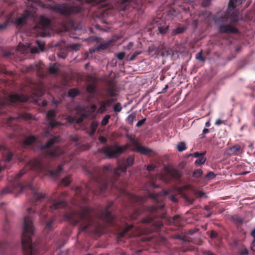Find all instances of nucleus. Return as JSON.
Returning a JSON list of instances; mask_svg holds the SVG:
<instances>
[{"mask_svg": "<svg viewBox=\"0 0 255 255\" xmlns=\"http://www.w3.org/2000/svg\"><path fill=\"white\" fill-rule=\"evenodd\" d=\"M133 225H129L123 231L119 233L118 235L119 238H122L126 236V234L133 228Z\"/></svg>", "mask_w": 255, "mask_h": 255, "instance_id": "nucleus-30", "label": "nucleus"}, {"mask_svg": "<svg viewBox=\"0 0 255 255\" xmlns=\"http://www.w3.org/2000/svg\"><path fill=\"white\" fill-rule=\"evenodd\" d=\"M67 194L65 192H62L60 195L54 198L51 197L48 198V203L46 205L42 207L40 212L39 214V218L41 221H44L47 217V211L53 212L54 210L65 207L67 204L65 201V198Z\"/></svg>", "mask_w": 255, "mask_h": 255, "instance_id": "nucleus-6", "label": "nucleus"}, {"mask_svg": "<svg viewBox=\"0 0 255 255\" xmlns=\"http://www.w3.org/2000/svg\"><path fill=\"white\" fill-rule=\"evenodd\" d=\"M216 175L213 172H209L206 176L205 178L208 180L213 179L215 178Z\"/></svg>", "mask_w": 255, "mask_h": 255, "instance_id": "nucleus-51", "label": "nucleus"}, {"mask_svg": "<svg viewBox=\"0 0 255 255\" xmlns=\"http://www.w3.org/2000/svg\"><path fill=\"white\" fill-rule=\"evenodd\" d=\"M71 182L69 177H66L64 178L61 181V183L65 186H67L70 184Z\"/></svg>", "mask_w": 255, "mask_h": 255, "instance_id": "nucleus-49", "label": "nucleus"}, {"mask_svg": "<svg viewBox=\"0 0 255 255\" xmlns=\"http://www.w3.org/2000/svg\"><path fill=\"white\" fill-rule=\"evenodd\" d=\"M186 29V28L184 27H178L173 30V34H178L183 33Z\"/></svg>", "mask_w": 255, "mask_h": 255, "instance_id": "nucleus-38", "label": "nucleus"}, {"mask_svg": "<svg viewBox=\"0 0 255 255\" xmlns=\"http://www.w3.org/2000/svg\"><path fill=\"white\" fill-rule=\"evenodd\" d=\"M107 86L103 89L107 97L116 98L118 96L117 84L113 78H107L105 80Z\"/></svg>", "mask_w": 255, "mask_h": 255, "instance_id": "nucleus-10", "label": "nucleus"}, {"mask_svg": "<svg viewBox=\"0 0 255 255\" xmlns=\"http://www.w3.org/2000/svg\"><path fill=\"white\" fill-rule=\"evenodd\" d=\"M31 168L34 170L42 171L44 169V166L40 160L36 159L32 162Z\"/></svg>", "mask_w": 255, "mask_h": 255, "instance_id": "nucleus-23", "label": "nucleus"}, {"mask_svg": "<svg viewBox=\"0 0 255 255\" xmlns=\"http://www.w3.org/2000/svg\"><path fill=\"white\" fill-rule=\"evenodd\" d=\"M0 73L4 74H9V72L6 71L5 68L4 67H0Z\"/></svg>", "mask_w": 255, "mask_h": 255, "instance_id": "nucleus-61", "label": "nucleus"}, {"mask_svg": "<svg viewBox=\"0 0 255 255\" xmlns=\"http://www.w3.org/2000/svg\"><path fill=\"white\" fill-rule=\"evenodd\" d=\"M32 119V116L29 113H24L21 114H18L17 116L16 117H9L7 121V124L8 125H10V122L13 120L15 119H23V120H31Z\"/></svg>", "mask_w": 255, "mask_h": 255, "instance_id": "nucleus-17", "label": "nucleus"}, {"mask_svg": "<svg viewBox=\"0 0 255 255\" xmlns=\"http://www.w3.org/2000/svg\"><path fill=\"white\" fill-rule=\"evenodd\" d=\"M59 136H55L50 138L44 145L40 147L41 150H43V154L45 157H56L61 155L63 153L62 149L58 146L51 147L55 143L59 141Z\"/></svg>", "mask_w": 255, "mask_h": 255, "instance_id": "nucleus-8", "label": "nucleus"}, {"mask_svg": "<svg viewBox=\"0 0 255 255\" xmlns=\"http://www.w3.org/2000/svg\"><path fill=\"white\" fill-rule=\"evenodd\" d=\"M31 15L30 11L24 10L22 15L16 19V24L18 25H23L26 22L27 18Z\"/></svg>", "mask_w": 255, "mask_h": 255, "instance_id": "nucleus-19", "label": "nucleus"}, {"mask_svg": "<svg viewBox=\"0 0 255 255\" xmlns=\"http://www.w3.org/2000/svg\"><path fill=\"white\" fill-rule=\"evenodd\" d=\"M24 2L27 4H30L32 3H36L38 0H23Z\"/></svg>", "mask_w": 255, "mask_h": 255, "instance_id": "nucleus-62", "label": "nucleus"}, {"mask_svg": "<svg viewBox=\"0 0 255 255\" xmlns=\"http://www.w3.org/2000/svg\"><path fill=\"white\" fill-rule=\"evenodd\" d=\"M37 211L32 207L27 209L26 215L24 218L23 232L21 235V244L23 255H40L37 247L32 243L30 235L34 234L32 218Z\"/></svg>", "mask_w": 255, "mask_h": 255, "instance_id": "nucleus-2", "label": "nucleus"}, {"mask_svg": "<svg viewBox=\"0 0 255 255\" xmlns=\"http://www.w3.org/2000/svg\"><path fill=\"white\" fill-rule=\"evenodd\" d=\"M219 26V31L222 33L237 34L238 29L234 26L239 20V12L228 9L224 14L214 19Z\"/></svg>", "mask_w": 255, "mask_h": 255, "instance_id": "nucleus-5", "label": "nucleus"}, {"mask_svg": "<svg viewBox=\"0 0 255 255\" xmlns=\"http://www.w3.org/2000/svg\"><path fill=\"white\" fill-rule=\"evenodd\" d=\"M62 170V165H59L56 169L49 170L48 171V175L53 178H57L60 176V173Z\"/></svg>", "mask_w": 255, "mask_h": 255, "instance_id": "nucleus-20", "label": "nucleus"}, {"mask_svg": "<svg viewBox=\"0 0 255 255\" xmlns=\"http://www.w3.org/2000/svg\"><path fill=\"white\" fill-rule=\"evenodd\" d=\"M177 150L180 151H183L186 149V144L184 142H179L177 146Z\"/></svg>", "mask_w": 255, "mask_h": 255, "instance_id": "nucleus-47", "label": "nucleus"}, {"mask_svg": "<svg viewBox=\"0 0 255 255\" xmlns=\"http://www.w3.org/2000/svg\"><path fill=\"white\" fill-rule=\"evenodd\" d=\"M87 91L90 94H93L96 91V86L93 84H89L86 87Z\"/></svg>", "mask_w": 255, "mask_h": 255, "instance_id": "nucleus-35", "label": "nucleus"}, {"mask_svg": "<svg viewBox=\"0 0 255 255\" xmlns=\"http://www.w3.org/2000/svg\"><path fill=\"white\" fill-rule=\"evenodd\" d=\"M55 219L56 217L55 216H53L49 220V221L45 222V225L44 227V230L45 231L48 232L53 229L52 224Z\"/></svg>", "mask_w": 255, "mask_h": 255, "instance_id": "nucleus-25", "label": "nucleus"}, {"mask_svg": "<svg viewBox=\"0 0 255 255\" xmlns=\"http://www.w3.org/2000/svg\"><path fill=\"white\" fill-rule=\"evenodd\" d=\"M249 252L247 249L244 248L240 251V255H248Z\"/></svg>", "mask_w": 255, "mask_h": 255, "instance_id": "nucleus-58", "label": "nucleus"}, {"mask_svg": "<svg viewBox=\"0 0 255 255\" xmlns=\"http://www.w3.org/2000/svg\"><path fill=\"white\" fill-rule=\"evenodd\" d=\"M138 152L142 154L147 155L148 153H150L152 152V149L147 148L145 146H140L137 148V151Z\"/></svg>", "mask_w": 255, "mask_h": 255, "instance_id": "nucleus-28", "label": "nucleus"}, {"mask_svg": "<svg viewBox=\"0 0 255 255\" xmlns=\"http://www.w3.org/2000/svg\"><path fill=\"white\" fill-rule=\"evenodd\" d=\"M140 214V212L139 210H135L133 214L129 216L130 220H136L138 216Z\"/></svg>", "mask_w": 255, "mask_h": 255, "instance_id": "nucleus-45", "label": "nucleus"}, {"mask_svg": "<svg viewBox=\"0 0 255 255\" xmlns=\"http://www.w3.org/2000/svg\"><path fill=\"white\" fill-rule=\"evenodd\" d=\"M251 236H252L254 238V239L252 243V245H253L255 242V228L251 232Z\"/></svg>", "mask_w": 255, "mask_h": 255, "instance_id": "nucleus-64", "label": "nucleus"}, {"mask_svg": "<svg viewBox=\"0 0 255 255\" xmlns=\"http://www.w3.org/2000/svg\"><path fill=\"white\" fill-rule=\"evenodd\" d=\"M125 149L118 145H115L105 147L102 148L100 151L105 154L108 158H111L118 156L124 151Z\"/></svg>", "mask_w": 255, "mask_h": 255, "instance_id": "nucleus-13", "label": "nucleus"}, {"mask_svg": "<svg viewBox=\"0 0 255 255\" xmlns=\"http://www.w3.org/2000/svg\"><path fill=\"white\" fill-rule=\"evenodd\" d=\"M159 207L162 208L163 206H151L148 207V211L151 215L150 217L143 219L142 220L143 223L151 225L153 227L152 230L154 231H157L163 226L162 221L160 219H155V217L152 215L158 210Z\"/></svg>", "mask_w": 255, "mask_h": 255, "instance_id": "nucleus-9", "label": "nucleus"}, {"mask_svg": "<svg viewBox=\"0 0 255 255\" xmlns=\"http://www.w3.org/2000/svg\"><path fill=\"white\" fill-rule=\"evenodd\" d=\"M82 189L81 187H78L76 188L75 192L78 196H81L82 200L84 202L86 203L87 202V197L82 195Z\"/></svg>", "mask_w": 255, "mask_h": 255, "instance_id": "nucleus-33", "label": "nucleus"}, {"mask_svg": "<svg viewBox=\"0 0 255 255\" xmlns=\"http://www.w3.org/2000/svg\"><path fill=\"white\" fill-rule=\"evenodd\" d=\"M244 0H230L229 2V8L235 9L237 6L241 4Z\"/></svg>", "mask_w": 255, "mask_h": 255, "instance_id": "nucleus-27", "label": "nucleus"}, {"mask_svg": "<svg viewBox=\"0 0 255 255\" xmlns=\"http://www.w3.org/2000/svg\"><path fill=\"white\" fill-rule=\"evenodd\" d=\"M99 141L102 143H105L107 142V138L103 136H100L98 138Z\"/></svg>", "mask_w": 255, "mask_h": 255, "instance_id": "nucleus-59", "label": "nucleus"}, {"mask_svg": "<svg viewBox=\"0 0 255 255\" xmlns=\"http://www.w3.org/2000/svg\"><path fill=\"white\" fill-rule=\"evenodd\" d=\"M155 22L157 23V29L158 33L161 34H165L167 33L169 26L160 19L155 20Z\"/></svg>", "mask_w": 255, "mask_h": 255, "instance_id": "nucleus-16", "label": "nucleus"}, {"mask_svg": "<svg viewBox=\"0 0 255 255\" xmlns=\"http://www.w3.org/2000/svg\"><path fill=\"white\" fill-rule=\"evenodd\" d=\"M125 56V53L124 52H119L117 54V57L120 60H122L124 58Z\"/></svg>", "mask_w": 255, "mask_h": 255, "instance_id": "nucleus-54", "label": "nucleus"}, {"mask_svg": "<svg viewBox=\"0 0 255 255\" xmlns=\"http://www.w3.org/2000/svg\"><path fill=\"white\" fill-rule=\"evenodd\" d=\"M149 185L150 187L153 189L158 188L160 187L159 185H156V184L152 182H150Z\"/></svg>", "mask_w": 255, "mask_h": 255, "instance_id": "nucleus-63", "label": "nucleus"}, {"mask_svg": "<svg viewBox=\"0 0 255 255\" xmlns=\"http://www.w3.org/2000/svg\"><path fill=\"white\" fill-rule=\"evenodd\" d=\"M25 173V171L24 169L21 170L15 175L14 181L1 190V194L5 195L14 192L21 193L23 191L25 188L28 187L33 192V196L31 199L32 204L37 205L38 204L41 202V200L45 197V195L38 191L35 190L31 185L28 184L26 186H23L19 182V179Z\"/></svg>", "mask_w": 255, "mask_h": 255, "instance_id": "nucleus-3", "label": "nucleus"}, {"mask_svg": "<svg viewBox=\"0 0 255 255\" xmlns=\"http://www.w3.org/2000/svg\"><path fill=\"white\" fill-rule=\"evenodd\" d=\"M145 120H146L145 119H142L141 120H139L136 123V126L137 127H140V126H141L142 125H143L144 124V123L145 122Z\"/></svg>", "mask_w": 255, "mask_h": 255, "instance_id": "nucleus-60", "label": "nucleus"}, {"mask_svg": "<svg viewBox=\"0 0 255 255\" xmlns=\"http://www.w3.org/2000/svg\"><path fill=\"white\" fill-rule=\"evenodd\" d=\"M218 236V234L214 231H211L210 234V237L211 239H215Z\"/></svg>", "mask_w": 255, "mask_h": 255, "instance_id": "nucleus-56", "label": "nucleus"}, {"mask_svg": "<svg viewBox=\"0 0 255 255\" xmlns=\"http://www.w3.org/2000/svg\"><path fill=\"white\" fill-rule=\"evenodd\" d=\"M170 174L172 178L175 179H178L180 177V174L179 172L176 170L170 171Z\"/></svg>", "mask_w": 255, "mask_h": 255, "instance_id": "nucleus-41", "label": "nucleus"}, {"mask_svg": "<svg viewBox=\"0 0 255 255\" xmlns=\"http://www.w3.org/2000/svg\"><path fill=\"white\" fill-rule=\"evenodd\" d=\"M202 50H201L199 53L196 54L195 56L196 59L200 60V61L204 62L205 60V58L202 56Z\"/></svg>", "mask_w": 255, "mask_h": 255, "instance_id": "nucleus-50", "label": "nucleus"}, {"mask_svg": "<svg viewBox=\"0 0 255 255\" xmlns=\"http://www.w3.org/2000/svg\"><path fill=\"white\" fill-rule=\"evenodd\" d=\"M128 137L130 140L132 145L135 147V149H133V151H137V148H138V147L140 146L139 145L138 142L136 140L134 139V138H132L131 136H128Z\"/></svg>", "mask_w": 255, "mask_h": 255, "instance_id": "nucleus-34", "label": "nucleus"}, {"mask_svg": "<svg viewBox=\"0 0 255 255\" xmlns=\"http://www.w3.org/2000/svg\"><path fill=\"white\" fill-rule=\"evenodd\" d=\"M65 217L74 225L80 224V233L85 231L93 224L92 211L87 206L80 207L79 211L67 213L65 215Z\"/></svg>", "mask_w": 255, "mask_h": 255, "instance_id": "nucleus-4", "label": "nucleus"}, {"mask_svg": "<svg viewBox=\"0 0 255 255\" xmlns=\"http://www.w3.org/2000/svg\"><path fill=\"white\" fill-rule=\"evenodd\" d=\"M9 246V244L7 242L4 241L3 242L0 243V251L7 249Z\"/></svg>", "mask_w": 255, "mask_h": 255, "instance_id": "nucleus-46", "label": "nucleus"}, {"mask_svg": "<svg viewBox=\"0 0 255 255\" xmlns=\"http://www.w3.org/2000/svg\"><path fill=\"white\" fill-rule=\"evenodd\" d=\"M89 113L85 110L80 111L77 113V116L76 117V121L77 123H81L85 119L88 117Z\"/></svg>", "mask_w": 255, "mask_h": 255, "instance_id": "nucleus-21", "label": "nucleus"}, {"mask_svg": "<svg viewBox=\"0 0 255 255\" xmlns=\"http://www.w3.org/2000/svg\"><path fill=\"white\" fill-rule=\"evenodd\" d=\"M134 158L133 156H128L127 159L126 164L119 165L117 168H114L112 165H108L104 167L103 175L90 172L92 182L96 188L85 184V192L87 194L92 192L95 195L101 194L106 190L109 187L115 188L118 190L123 191L122 188L118 185V180L121 173L126 172L128 167L133 165Z\"/></svg>", "mask_w": 255, "mask_h": 255, "instance_id": "nucleus-1", "label": "nucleus"}, {"mask_svg": "<svg viewBox=\"0 0 255 255\" xmlns=\"http://www.w3.org/2000/svg\"><path fill=\"white\" fill-rule=\"evenodd\" d=\"M148 51L150 53H153L154 54H156L158 53V50L157 47L153 45L148 47Z\"/></svg>", "mask_w": 255, "mask_h": 255, "instance_id": "nucleus-44", "label": "nucleus"}, {"mask_svg": "<svg viewBox=\"0 0 255 255\" xmlns=\"http://www.w3.org/2000/svg\"><path fill=\"white\" fill-rule=\"evenodd\" d=\"M56 115V112L53 110H49L46 113V117L48 125L52 128L61 125L60 122L55 120Z\"/></svg>", "mask_w": 255, "mask_h": 255, "instance_id": "nucleus-14", "label": "nucleus"}, {"mask_svg": "<svg viewBox=\"0 0 255 255\" xmlns=\"http://www.w3.org/2000/svg\"><path fill=\"white\" fill-rule=\"evenodd\" d=\"M13 156V153L5 146L0 145V173L6 167V163L9 162Z\"/></svg>", "mask_w": 255, "mask_h": 255, "instance_id": "nucleus-12", "label": "nucleus"}, {"mask_svg": "<svg viewBox=\"0 0 255 255\" xmlns=\"http://www.w3.org/2000/svg\"><path fill=\"white\" fill-rule=\"evenodd\" d=\"M79 91L76 89H71L68 91V95L71 97H75L79 94Z\"/></svg>", "mask_w": 255, "mask_h": 255, "instance_id": "nucleus-39", "label": "nucleus"}, {"mask_svg": "<svg viewBox=\"0 0 255 255\" xmlns=\"http://www.w3.org/2000/svg\"><path fill=\"white\" fill-rule=\"evenodd\" d=\"M36 43L40 50L43 51L44 50L45 43L40 40H36Z\"/></svg>", "mask_w": 255, "mask_h": 255, "instance_id": "nucleus-52", "label": "nucleus"}, {"mask_svg": "<svg viewBox=\"0 0 255 255\" xmlns=\"http://www.w3.org/2000/svg\"><path fill=\"white\" fill-rule=\"evenodd\" d=\"M156 166L153 164H149L147 166L146 169L148 171H152L154 170Z\"/></svg>", "mask_w": 255, "mask_h": 255, "instance_id": "nucleus-57", "label": "nucleus"}, {"mask_svg": "<svg viewBox=\"0 0 255 255\" xmlns=\"http://www.w3.org/2000/svg\"><path fill=\"white\" fill-rule=\"evenodd\" d=\"M205 153H206L205 152H196L191 155H192L193 156H194V157H196V158L199 157V158L201 156H202V155H204L205 154Z\"/></svg>", "mask_w": 255, "mask_h": 255, "instance_id": "nucleus-53", "label": "nucleus"}, {"mask_svg": "<svg viewBox=\"0 0 255 255\" xmlns=\"http://www.w3.org/2000/svg\"><path fill=\"white\" fill-rule=\"evenodd\" d=\"M168 194V191L165 190H163L161 192H160L157 193H153L149 191H147L148 196L157 202L158 201V199L160 197H161L162 196H166Z\"/></svg>", "mask_w": 255, "mask_h": 255, "instance_id": "nucleus-18", "label": "nucleus"}, {"mask_svg": "<svg viewBox=\"0 0 255 255\" xmlns=\"http://www.w3.org/2000/svg\"><path fill=\"white\" fill-rule=\"evenodd\" d=\"M113 205V202H109L105 208H102L98 215V218L106 222L109 225H113L114 216L112 215L110 209Z\"/></svg>", "mask_w": 255, "mask_h": 255, "instance_id": "nucleus-11", "label": "nucleus"}, {"mask_svg": "<svg viewBox=\"0 0 255 255\" xmlns=\"http://www.w3.org/2000/svg\"><path fill=\"white\" fill-rule=\"evenodd\" d=\"M122 110V107L120 103H117L113 107V110L116 113H120Z\"/></svg>", "mask_w": 255, "mask_h": 255, "instance_id": "nucleus-40", "label": "nucleus"}, {"mask_svg": "<svg viewBox=\"0 0 255 255\" xmlns=\"http://www.w3.org/2000/svg\"><path fill=\"white\" fill-rule=\"evenodd\" d=\"M40 69V66H38L37 64L30 65L26 67L25 71L26 72H31L33 71H37V72H39Z\"/></svg>", "mask_w": 255, "mask_h": 255, "instance_id": "nucleus-32", "label": "nucleus"}, {"mask_svg": "<svg viewBox=\"0 0 255 255\" xmlns=\"http://www.w3.org/2000/svg\"><path fill=\"white\" fill-rule=\"evenodd\" d=\"M50 21V20L43 16H41L39 20V23L43 28H46L49 26Z\"/></svg>", "mask_w": 255, "mask_h": 255, "instance_id": "nucleus-26", "label": "nucleus"}, {"mask_svg": "<svg viewBox=\"0 0 255 255\" xmlns=\"http://www.w3.org/2000/svg\"><path fill=\"white\" fill-rule=\"evenodd\" d=\"M231 219L233 223L237 225H241L244 222V218H241L237 215L232 216Z\"/></svg>", "mask_w": 255, "mask_h": 255, "instance_id": "nucleus-29", "label": "nucleus"}, {"mask_svg": "<svg viewBox=\"0 0 255 255\" xmlns=\"http://www.w3.org/2000/svg\"><path fill=\"white\" fill-rule=\"evenodd\" d=\"M48 71L50 74H56L58 72V68L56 67V63L51 65L48 68Z\"/></svg>", "mask_w": 255, "mask_h": 255, "instance_id": "nucleus-37", "label": "nucleus"}, {"mask_svg": "<svg viewBox=\"0 0 255 255\" xmlns=\"http://www.w3.org/2000/svg\"><path fill=\"white\" fill-rule=\"evenodd\" d=\"M70 48L75 50V51H77L80 48V45L79 44H71L70 46Z\"/></svg>", "mask_w": 255, "mask_h": 255, "instance_id": "nucleus-55", "label": "nucleus"}, {"mask_svg": "<svg viewBox=\"0 0 255 255\" xmlns=\"http://www.w3.org/2000/svg\"><path fill=\"white\" fill-rule=\"evenodd\" d=\"M110 118L111 116L110 115H106L102 120L101 125L103 126L107 125Z\"/></svg>", "mask_w": 255, "mask_h": 255, "instance_id": "nucleus-48", "label": "nucleus"}, {"mask_svg": "<svg viewBox=\"0 0 255 255\" xmlns=\"http://www.w3.org/2000/svg\"><path fill=\"white\" fill-rule=\"evenodd\" d=\"M99 126V123L97 121H93L91 123L90 127V131L89 135L90 136H93L97 130Z\"/></svg>", "mask_w": 255, "mask_h": 255, "instance_id": "nucleus-24", "label": "nucleus"}, {"mask_svg": "<svg viewBox=\"0 0 255 255\" xmlns=\"http://www.w3.org/2000/svg\"><path fill=\"white\" fill-rule=\"evenodd\" d=\"M203 174V171L201 169H198L193 172V177L195 178L200 177Z\"/></svg>", "mask_w": 255, "mask_h": 255, "instance_id": "nucleus-42", "label": "nucleus"}, {"mask_svg": "<svg viewBox=\"0 0 255 255\" xmlns=\"http://www.w3.org/2000/svg\"><path fill=\"white\" fill-rule=\"evenodd\" d=\"M206 160V158L204 157V155H202L195 160V164L196 166L203 164L205 162Z\"/></svg>", "mask_w": 255, "mask_h": 255, "instance_id": "nucleus-36", "label": "nucleus"}, {"mask_svg": "<svg viewBox=\"0 0 255 255\" xmlns=\"http://www.w3.org/2000/svg\"><path fill=\"white\" fill-rule=\"evenodd\" d=\"M37 140V138L35 136L30 135L27 136L23 141L22 145L25 147L29 146L34 143Z\"/></svg>", "mask_w": 255, "mask_h": 255, "instance_id": "nucleus-22", "label": "nucleus"}, {"mask_svg": "<svg viewBox=\"0 0 255 255\" xmlns=\"http://www.w3.org/2000/svg\"><path fill=\"white\" fill-rule=\"evenodd\" d=\"M116 101V99L111 98L102 101L100 104V107L99 109V113H104L107 110V108L110 107Z\"/></svg>", "mask_w": 255, "mask_h": 255, "instance_id": "nucleus-15", "label": "nucleus"}, {"mask_svg": "<svg viewBox=\"0 0 255 255\" xmlns=\"http://www.w3.org/2000/svg\"><path fill=\"white\" fill-rule=\"evenodd\" d=\"M240 149L241 146L239 144H236L229 149V153L232 155L237 154Z\"/></svg>", "mask_w": 255, "mask_h": 255, "instance_id": "nucleus-31", "label": "nucleus"}, {"mask_svg": "<svg viewBox=\"0 0 255 255\" xmlns=\"http://www.w3.org/2000/svg\"><path fill=\"white\" fill-rule=\"evenodd\" d=\"M28 97L23 95L12 94L8 95L2 90L0 94V115L5 114L8 109V105L16 102H25Z\"/></svg>", "mask_w": 255, "mask_h": 255, "instance_id": "nucleus-7", "label": "nucleus"}, {"mask_svg": "<svg viewBox=\"0 0 255 255\" xmlns=\"http://www.w3.org/2000/svg\"><path fill=\"white\" fill-rule=\"evenodd\" d=\"M136 117V114L134 113L130 114L127 118V121L129 124H132Z\"/></svg>", "mask_w": 255, "mask_h": 255, "instance_id": "nucleus-43", "label": "nucleus"}]
</instances>
